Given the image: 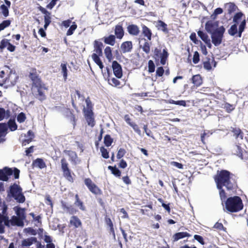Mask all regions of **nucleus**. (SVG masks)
<instances>
[{"label":"nucleus","mask_w":248,"mask_h":248,"mask_svg":"<svg viewBox=\"0 0 248 248\" xmlns=\"http://www.w3.org/2000/svg\"><path fill=\"white\" fill-rule=\"evenodd\" d=\"M228 33L232 36L235 35L237 33V27L236 24L231 26L230 29L228 30Z\"/></svg>","instance_id":"50"},{"label":"nucleus","mask_w":248,"mask_h":248,"mask_svg":"<svg viewBox=\"0 0 248 248\" xmlns=\"http://www.w3.org/2000/svg\"><path fill=\"white\" fill-rule=\"evenodd\" d=\"M44 21H45V25H44V28L45 30H46L47 28V27L49 26V25L50 24L51 21V17L50 15H48V14L47 15H45L44 16Z\"/></svg>","instance_id":"49"},{"label":"nucleus","mask_w":248,"mask_h":248,"mask_svg":"<svg viewBox=\"0 0 248 248\" xmlns=\"http://www.w3.org/2000/svg\"><path fill=\"white\" fill-rule=\"evenodd\" d=\"M99 56L97 54L93 53L92 55V59H93L94 62L97 64L101 69H102L104 67L103 64L99 58Z\"/></svg>","instance_id":"35"},{"label":"nucleus","mask_w":248,"mask_h":248,"mask_svg":"<svg viewBox=\"0 0 248 248\" xmlns=\"http://www.w3.org/2000/svg\"><path fill=\"white\" fill-rule=\"evenodd\" d=\"M32 166L33 168L36 167L42 169L46 167V165L43 159L38 158L32 161Z\"/></svg>","instance_id":"23"},{"label":"nucleus","mask_w":248,"mask_h":248,"mask_svg":"<svg viewBox=\"0 0 248 248\" xmlns=\"http://www.w3.org/2000/svg\"><path fill=\"white\" fill-rule=\"evenodd\" d=\"M9 194L19 203H23L25 201L22 188L16 183L10 186L8 195Z\"/></svg>","instance_id":"5"},{"label":"nucleus","mask_w":248,"mask_h":248,"mask_svg":"<svg viewBox=\"0 0 248 248\" xmlns=\"http://www.w3.org/2000/svg\"><path fill=\"white\" fill-rule=\"evenodd\" d=\"M5 4H2L0 6V10L3 16L6 17L9 16V8L11 6V2L8 0H4Z\"/></svg>","instance_id":"16"},{"label":"nucleus","mask_w":248,"mask_h":248,"mask_svg":"<svg viewBox=\"0 0 248 248\" xmlns=\"http://www.w3.org/2000/svg\"><path fill=\"white\" fill-rule=\"evenodd\" d=\"M231 152L233 155H236L242 159H244L243 153H246L245 151H243L240 145L237 144H235L232 147Z\"/></svg>","instance_id":"14"},{"label":"nucleus","mask_w":248,"mask_h":248,"mask_svg":"<svg viewBox=\"0 0 248 248\" xmlns=\"http://www.w3.org/2000/svg\"><path fill=\"white\" fill-rule=\"evenodd\" d=\"M113 140V139L109 135H106L104 137V142L106 146L109 147L111 145Z\"/></svg>","instance_id":"47"},{"label":"nucleus","mask_w":248,"mask_h":248,"mask_svg":"<svg viewBox=\"0 0 248 248\" xmlns=\"http://www.w3.org/2000/svg\"><path fill=\"white\" fill-rule=\"evenodd\" d=\"M69 119L74 127L76 125V122L77 121V119L75 114H74L72 113H70V115L69 116Z\"/></svg>","instance_id":"62"},{"label":"nucleus","mask_w":248,"mask_h":248,"mask_svg":"<svg viewBox=\"0 0 248 248\" xmlns=\"http://www.w3.org/2000/svg\"><path fill=\"white\" fill-rule=\"evenodd\" d=\"M164 72V69L163 67H159L156 70V76L159 77H162L163 75Z\"/></svg>","instance_id":"60"},{"label":"nucleus","mask_w":248,"mask_h":248,"mask_svg":"<svg viewBox=\"0 0 248 248\" xmlns=\"http://www.w3.org/2000/svg\"><path fill=\"white\" fill-rule=\"evenodd\" d=\"M213 228L216 229L219 231H221L224 230L225 229L222 224V223H219L217 222L215 223L214 226H213Z\"/></svg>","instance_id":"63"},{"label":"nucleus","mask_w":248,"mask_h":248,"mask_svg":"<svg viewBox=\"0 0 248 248\" xmlns=\"http://www.w3.org/2000/svg\"><path fill=\"white\" fill-rule=\"evenodd\" d=\"M191 81L196 87H199L202 83V78L199 74L194 75L191 78Z\"/></svg>","instance_id":"29"},{"label":"nucleus","mask_w":248,"mask_h":248,"mask_svg":"<svg viewBox=\"0 0 248 248\" xmlns=\"http://www.w3.org/2000/svg\"><path fill=\"white\" fill-rule=\"evenodd\" d=\"M151 43H149L146 41L143 44V46H140V47L142 48V50L147 54H148L150 52V47Z\"/></svg>","instance_id":"41"},{"label":"nucleus","mask_w":248,"mask_h":248,"mask_svg":"<svg viewBox=\"0 0 248 248\" xmlns=\"http://www.w3.org/2000/svg\"><path fill=\"white\" fill-rule=\"evenodd\" d=\"M61 163L63 176L69 182L73 183L74 178L72 175V172L69 167V164L66 158H62L61 160Z\"/></svg>","instance_id":"6"},{"label":"nucleus","mask_w":248,"mask_h":248,"mask_svg":"<svg viewBox=\"0 0 248 248\" xmlns=\"http://www.w3.org/2000/svg\"><path fill=\"white\" fill-rule=\"evenodd\" d=\"M26 119L25 114L23 112L20 113L17 117V120L19 123L24 122Z\"/></svg>","instance_id":"58"},{"label":"nucleus","mask_w":248,"mask_h":248,"mask_svg":"<svg viewBox=\"0 0 248 248\" xmlns=\"http://www.w3.org/2000/svg\"><path fill=\"white\" fill-rule=\"evenodd\" d=\"M114 33L115 37L119 39H121L124 36V30L122 25H117L115 27Z\"/></svg>","instance_id":"20"},{"label":"nucleus","mask_w":248,"mask_h":248,"mask_svg":"<svg viewBox=\"0 0 248 248\" xmlns=\"http://www.w3.org/2000/svg\"><path fill=\"white\" fill-rule=\"evenodd\" d=\"M233 175L229 171L222 170H217V174L214 176V180L217 187L219 190L220 199L224 200L225 198V191L223 189L225 186L228 191H234L237 188L236 180L231 177Z\"/></svg>","instance_id":"1"},{"label":"nucleus","mask_w":248,"mask_h":248,"mask_svg":"<svg viewBox=\"0 0 248 248\" xmlns=\"http://www.w3.org/2000/svg\"><path fill=\"white\" fill-rule=\"evenodd\" d=\"M9 40L6 39H2L0 43V49L3 50L6 46H7Z\"/></svg>","instance_id":"59"},{"label":"nucleus","mask_w":248,"mask_h":248,"mask_svg":"<svg viewBox=\"0 0 248 248\" xmlns=\"http://www.w3.org/2000/svg\"><path fill=\"white\" fill-rule=\"evenodd\" d=\"M200 61V55L198 51H195L194 53L193 58V62L195 64L198 63Z\"/></svg>","instance_id":"61"},{"label":"nucleus","mask_w":248,"mask_h":248,"mask_svg":"<svg viewBox=\"0 0 248 248\" xmlns=\"http://www.w3.org/2000/svg\"><path fill=\"white\" fill-rule=\"evenodd\" d=\"M94 51L95 54H97L99 56L102 55V48L103 44L102 42L97 40H95L93 42Z\"/></svg>","instance_id":"19"},{"label":"nucleus","mask_w":248,"mask_h":248,"mask_svg":"<svg viewBox=\"0 0 248 248\" xmlns=\"http://www.w3.org/2000/svg\"><path fill=\"white\" fill-rule=\"evenodd\" d=\"M198 35L201 39L205 43L208 47L211 48L212 47V44L210 39L209 38L208 35L203 32L202 31H198Z\"/></svg>","instance_id":"17"},{"label":"nucleus","mask_w":248,"mask_h":248,"mask_svg":"<svg viewBox=\"0 0 248 248\" xmlns=\"http://www.w3.org/2000/svg\"><path fill=\"white\" fill-rule=\"evenodd\" d=\"M86 107H84L82 111L84 117L88 124L93 127L95 124L94 113L93 112V105L90 99V97H87L85 99Z\"/></svg>","instance_id":"3"},{"label":"nucleus","mask_w":248,"mask_h":248,"mask_svg":"<svg viewBox=\"0 0 248 248\" xmlns=\"http://www.w3.org/2000/svg\"><path fill=\"white\" fill-rule=\"evenodd\" d=\"M191 234L186 232H179L173 234L172 238L173 241H177L185 237H189Z\"/></svg>","instance_id":"21"},{"label":"nucleus","mask_w":248,"mask_h":248,"mask_svg":"<svg viewBox=\"0 0 248 248\" xmlns=\"http://www.w3.org/2000/svg\"><path fill=\"white\" fill-rule=\"evenodd\" d=\"M108 84L113 87H120L121 85L120 81L114 78L108 79Z\"/></svg>","instance_id":"42"},{"label":"nucleus","mask_w":248,"mask_h":248,"mask_svg":"<svg viewBox=\"0 0 248 248\" xmlns=\"http://www.w3.org/2000/svg\"><path fill=\"white\" fill-rule=\"evenodd\" d=\"M169 103L170 104L177 105L184 107H186V102L185 100L174 101L173 100H170Z\"/></svg>","instance_id":"53"},{"label":"nucleus","mask_w":248,"mask_h":248,"mask_svg":"<svg viewBox=\"0 0 248 248\" xmlns=\"http://www.w3.org/2000/svg\"><path fill=\"white\" fill-rule=\"evenodd\" d=\"M112 68L114 75L118 78H120L123 76L122 66L116 61H114L112 63Z\"/></svg>","instance_id":"12"},{"label":"nucleus","mask_w":248,"mask_h":248,"mask_svg":"<svg viewBox=\"0 0 248 248\" xmlns=\"http://www.w3.org/2000/svg\"><path fill=\"white\" fill-rule=\"evenodd\" d=\"M142 33L144 36L147 37L148 40H151L152 35V31L145 25H142Z\"/></svg>","instance_id":"28"},{"label":"nucleus","mask_w":248,"mask_h":248,"mask_svg":"<svg viewBox=\"0 0 248 248\" xmlns=\"http://www.w3.org/2000/svg\"><path fill=\"white\" fill-rule=\"evenodd\" d=\"M127 29L128 33L133 36H137L140 33L139 28L136 25H129L127 26Z\"/></svg>","instance_id":"22"},{"label":"nucleus","mask_w":248,"mask_h":248,"mask_svg":"<svg viewBox=\"0 0 248 248\" xmlns=\"http://www.w3.org/2000/svg\"><path fill=\"white\" fill-rule=\"evenodd\" d=\"M75 202L74 204L76 206L78 207L81 211H85L86 207L84 204L83 202L80 199L79 197L78 194L75 196Z\"/></svg>","instance_id":"27"},{"label":"nucleus","mask_w":248,"mask_h":248,"mask_svg":"<svg viewBox=\"0 0 248 248\" xmlns=\"http://www.w3.org/2000/svg\"><path fill=\"white\" fill-rule=\"evenodd\" d=\"M11 23V20L9 19L3 20L0 24V31L3 30L6 28L9 27Z\"/></svg>","instance_id":"48"},{"label":"nucleus","mask_w":248,"mask_h":248,"mask_svg":"<svg viewBox=\"0 0 248 248\" xmlns=\"http://www.w3.org/2000/svg\"><path fill=\"white\" fill-rule=\"evenodd\" d=\"M246 22L245 20H244L242 21L240 25L239 26V31H238V37H241L242 35V32L244 31V29L246 27Z\"/></svg>","instance_id":"51"},{"label":"nucleus","mask_w":248,"mask_h":248,"mask_svg":"<svg viewBox=\"0 0 248 248\" xmlns=\"http://www.w3.org/2000/svg\"><path fill=\"white\" fill-rule=\"evenodd\" d=\"M8 126L5 123H0V142L5 141L2 138L5 137L7 133Z\"/></svg>","instance_id":"18"},{"label":"nucleus","mask_w":248,"mask_h":248,"mask_svg":"<svg viewBox=\"0 0 248 248\" xmlns=\"http://www.w3.org/2000/svg\"><path fill=\"white\" fill-rule=\"evenodd\" d=\"M69 226L78 228L82 227V222L79 218L76 216L71 217L69 221Z\"/></svg>","instance_id":"15"},{"label":"nucleus","mask_w":248,"mask_h":248,"mask_svg":"<svg viewBox=\"0 0 248 248\" xmlns=\"http://www.w3.org/2000/svg\"><path fill=\"white\" fill-rule=\"evenodd\" d=\"M154 53L155 60L159 61L160 59V63L162 65H164L166 64L169 55L166 48L163 49L161 52V47H155Z\"/></svg>","instance_id":"8"},{"label":"nucleus","mask_w":248,"mask_h":248,"mask_svg":"<svg viewBox=\"0 0 248 248\" xmlns=\"http://www.w3.org/2000/svg\"><path fill=\"white\" fill-rule=\"evenodd\" d=\"M8 124L9 129L12 131H15L17 128V126L14 120H9L8 122Z\"/></svg>","instance_id":"46"},{"label":"nucleus","mask_w":248,"mask_h":248,"mask_svg":"<svg viewBox=\"0 0 248 248\" xmlns=\"http://www.w3.org/2000/svg\"><path fill=\"white\" fill-rule=\"evenodd\" d=\"M219 28L218 23L217 21L208 20L206 22L205 25V29L206 31L210 34L216 31Z\"/></svg>","instance_id":"11"},{"label":"nucleus","mask_w":248,"mask_h":248,"mask_svg":"<svg viewBox=\"0 0 248 248\" xmlns=\"http://www.w3.org/2000/svg\"><path fill=\"white\" fill-rule=\"evenodd\" d=\"M11 116V111L9 109L5 110L3 108H0V121L4 119H8Z\"/></svg>","instance_id":"33"},{"label":"nucleus","mask_w":248,"mask_h":248,"mask_svg":"<svg viewBox=\"0 0 248 248\" xmlns=\"http://www.w3.org/2000/svg\"><path fill=\"white\" fill-rule=\"evenodd\" d=\"M155 27L158 30H161L165 33H168L169 32V30L167 28V25L161 20H157Z\"/></svg>","instance_id":"25"},{"label":"nucleus","mask_w":248,"mask_h":248,"mask_svg":"<svg viewBox=\"0 0 248 248\" xmlns=\"http://www.w3.org/2000/svg\"><path fill=\"white\" fill-rule=\"evenodd\" d=\"M36 242H38L37 238L34 237H31L24 239L22 241V246L23 247H28L31 246L33 243Z\"/></svg>","instance_id":"31"},{"label":"nucleus","mask_w":248,"mask_h":248,"mask_svg":"<svg viewBox=\"0 0 248 248\" xmlns=\"http://www.w3.org/2000/svg\"><path fill=\"white\" fill-rule=\"evenodd\" d=\"M62 207L63 209H66L70 214H73L77 212V210L75 209L72 206H68L66 203L64 202H62Z\"/></svg>","instance_id":"44"},{"label":"nucleus","mask_w":248,"mask_h":248,"mask_svg":"<svg viewBox=\"0 0 248 248\" xmlns=\"http://www.w3.org/2000/svg\"><path fill=\"white\" fill-rule=\"evenodd\" d=\"M115 36L111 34L108 36L104 37L102 39L105 44L113 46L115 43Z\"/></svg>","instance_id":"32"},{"label":"nucleus","mask_w":248,"mask_h":248,"mask_svg":"<svg viewBox=\"0 0 248 248\" xmlns=\"http://www.w3.org/2000/svg\"><path fill=\"white\" fill-rule=\"evenodd\" d=\"M100 151L101 152L102 156L103 158L105 159H108L109 158L108 152L105 148L104 147H101L100 148Z\"/></svg>","instance_id":"57"},{"label":"nucleus","mask_w":248,"mask_h":248,"mask_svg":"<svg viewBox=\"0 0 248 248\" xmlns=\"http://www.w3.org/2000/svg\"><path fill=\"white\" fill-rule=\"evenodd\" d=\"M126 153V152L124 148H121L118 151V153H117V155H116L117 158L118 159H121L123 156H124V155H125Z\"/></svg>","instance_id":"56"},{"label":"nucleus","mask_w":248,"mask_h":248,"mask_svg":"<svg viewBox=\"0 0 248 248\" xmlns=\"http://www.w3.org/2000/svg\"><path fill=\"white\" fill-rule=\"evenodd\" d=\"M20 170L16 168H11L5 167L2 169H0V180L8 181V176L14 174V178L17 179L19 177Z\"/></svg>","instance_id":"4"},{"label":"nucleus","mask_w":248,"mask_h":248,"mask_svg":"<svg viewBox=\"0 0 248 248\" xmlns=\"http://www.w3.org/2000/svg\"><path fill=\"white\" fill-rule=\"evenodd\" d=\"M224 6L229 14L234 12L237 9V6L233 2L226 3L225 4Z\"/></svg>","instance_id":"30"},{"label":"nucleus","mask_w":248,"mask_h":248,"mask_svg":"<svg viewBox=\"0 0 248 248\" xmlns=\"http://www.w3.org/2000/svg\"><path fill=\"white\" fill-rule=\"evenodd\" d=\"M224 200L220 199L225 212L228 213H237L243 209L244 204L240 197L234 196L227 198L226 192Z\"/></svg>","instance_id":"2"},{"label":"nucleus","mask_w":248,"mask_h":248,"mask_svg":"<svg viewBox=\"0 0 248 248\" xmlns=\"http://www.w3.org/2000/svg\"><path fill=\"white\" fill-rule=\"evenodd\" d=\"M222 108H224L227 112L231 113L235 109V106L234 105L225 102L224 104H222Z\"/></svg>","instance_id":"39"},{"label":"nucleus","mask_w":248,"mask_h":248,"mask_svg":"<svg viewBox=\"0 0 248 248\" xmlns=\"http://www.w3.org/2000/svg\"><path fill=\"white\" fill-rule=\"evenodd\" d=\"M225 31V28L221 26L216 31L211 34L212 43L215 46H218L221 44Z\"/></svg>","instance_id":"7"},{"label":"nucleus","mask_w":248,"mask_h":248,"mask_svg":"<svg viewBox=\"0 0 248 248\" xmlns=\"http://www.w3.org/2000/svg\"><path fill=\"white\" fill-rule=\"evenodd\" d=\"M27 135L29 137H30V138L28 140H25L23 141V144L25 145L26 144V143H29L31 141L32 139L34 138V133L31 130L28 131Z\"/></svg>","instance_id":"52"},{"label":"nucleus","mask_w":248,"mask_h":248,"mask_svg":"<svg viewBox=\"0 0 248 248\" xmlns=\"http://www.w3.org/2000/svg\"><path fill=\"white\" fill-rule=\"evenodd\" d=\"M77 25L75 22H72V25L70 27L69 29L68 30V31L66 32V35L67 36H70L72 35L74 32V31L76 30V29L77 28Z\"/></svg>","instance_id":"45"},{"label":"nucleus","mask_w":248,"mask_h":248,"mask_svg":"<svg viewBox=\"0 0 248 248\" xmlns=\"http://www.w3.org/2000/svg\"><path fill=\"white\" fill-rule=\"evenodd\" d=\"M148 72L153 73L155 70V65L152 60H149L148 63Z\"/></svg>","instance_id":"55"},{"label":"nucleus","mask_w":248,"mask_h":248,"mask_svg":"<svg viewBox=\"0 0 248 248\" xmlns=\"http://www.w3.org/2000/svg\"><path fill=\"white\" fill-rule=\"evenodd\" d=\"M108 169L109 170L111 173L116 177L120 178L121 176V171L116 167L109 166Z\"/></svg>","instance_id":"40"},{"label":"nucleus","mask_w":248,"mask_h":248,"mask_svg":"<svg viewBox=\"0 0 248 248\" xmlns=\"http://www.w3.org/2000/svg\"><path fill=\"white\" fill-rule=\"evenodd\" d=\"M29 78L32 81L33 85L35 87L42 86V83L41 78H39L35 68H32L29 74Z\"/></svg>","instance_id":"10"},{"label":"nucleus","mask_w":248,"mask_h":248,"mask_svg":"<svg viewBox=\"0 0 248 248\" xmlns=\"http://www.w3.org/2000/svg\"><path fill=\"white\" fill-rule=\"evenodd\" d=\"M231 131L235 139L240 138L241 140L243 139L244 133L239 127H231Z\"/></svg>","instance_id":"26"},{"label":"nucleus","mask_w":248,"mask_h":248,"mask_svg":"<svg viewBox=\"0 0 248 248\" xmlns=\"http://www.w3.org/2000/svg\"><path fill=\"white\" fill-rule=\"evenodd\" d=\"M63 152L68 155L70 157V160L71 162H76L77 158H78V155L77 153L74 152L71 150H64Z\"/></svg>","instance_id":"34"},{"label":"nucleus","mask_w":248,"mask_h":248,"mask_svg":"<svg viewBox=\"0 0 248 248\" xmlns=\"http://www.w3.org/2000/svg\"><path fill=\"white\" fill-rule=\"evenodd\" d=\"M16 216L23 221L26 219V214L24 208H18L16 211Z\"/></svg>","instance_id":"38"},{"label":"nucleus","mask_w":248,"mask_h":248,"mask_svg":"<svg viewBox=\"0 0 248 248\" xmlns=\"http://www.w3.org/2000/svg\"><path fill=\"white\" fill-rule=\"evenodd\" d=\"M11 225L14 226L23 227L24 221L17 216H13L11 219Z\"/></svg>","instance_id":"24"},{"label":"nucleus","mask_w":248,"mask_h":248,"mask_svg":"<svg viewBox=\"0 0 248 248\" xmlns=\"http://www.w3.org/2000/svg\"><path fill=\"white\" fill-rule=\"evenodd\" d=\"M84 182L89 191L95 195H101L102 194L101 189L95 184L90 178H85Z\"/></svg>","instance_id":"9"},{"label":"nucleus","mask_w":248,"mask_h":248,"mask_svg":"<svg viewBox=\"0 0 248 248\" xmlns=\"http://www.w3.org/2000/svg\"><path fill=\"white\" fill-rule=\"evenodd\" d=\"M243 14L241 12L237 13L234 16L233 21L234 22L237 23L238 20L240 19Z\"/></svg>","instance_id":"64"},{"label":"nucleus","mask_w":248,"mask_h":248,"mask_svg":"<svg viewBox=\"0 0 248 248\" xmlns=\"http://www.w3.org/2000/svg\"><path fill=\"white\" fill-rule=\"evenodd\" d=\"M36 88H37V90H38V95L39 99L40 100H44L45 99L46 97H45V95L44 93L42 91V89L43 88V85H42V86H41L40 87H36Z\"/></svg>","instance_id":"54"},{"label":"nucleus","mask_w":248,"mask_h":248,"mask_svg":"<svg viewBox=\"0 0 248 248\" xmlns=\"http://www.w3.org/2000/svg\"><path fill=\"white\" fill-rule=\"evenodd\" d=\"M121 53H126L130 52L133 49L132 42L130 41L124 42L121 45Z\"/></svg>","instance_id":"13"},{"label":"nucleus","mask_w":248,"mask_h":248,"mask_svg":"<svg viewBox=\"0 0 248 248\" xmlns=\"http://www.w3.org/2000/svg\"><path fill=\"white\" fill-rule=\"evenodd\" d=\"M104 53L108 61L111 62L113 58L111 47L107 46L104 50Z\"/></svg>","instance_id":"37"},{"label":"nucleus","mask_w":248,"mask_h":248,"mask_svg":"<svg viewBox=\"0 0 248 248\" xmlns=\"http://www.w3.org/2000/svg\"><path fill=\"white\" fill-rule=\"evenodd\" d=\"M61 67L62 69V73L63 75V78L65 81L66 80L67 78V72L68 70L67 69V63H61Z\"/></svg>","instance_id":"43"},{"label":"nucleus","mask_w":248,"mask_h":248,"mask_svg":"<svg viewBox=\"0 0 248 248\" xmlns=\"http://www.w3.org/2000/svg\"><path fill=\"white\" fill-rule=\"evenodd\" d=\"M105 220L107 226L109 228L110 232L115 236V231L113 226V224L111 219L108 217L107 216L105 218Z\"/></svg>","instance_id":"36"}]
</instances>
